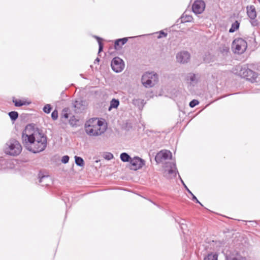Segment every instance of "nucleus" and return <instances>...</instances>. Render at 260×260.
<instances>
[{
	"mask_svg": "<svg viewBox=\"0 0 260 260\" xmlns=\"http://www.w3.org/2000/svg\"><path fill=\"white\" fill-rule=\"evenodd\" d=\"M22 139L24 147L34 153H39L47 147V137L32 124L26 126L22 134Z\"/></svg>",
	"mask_w": 260,
	"mask_h": 260,
	"instance_id": "obj_1",
	"label": "nucleus"
},
{
	"mask_svg": "<svg viewBox=\"0 0 260 260\" xmlns=\"http://www.w3.org/2000/svg\"><path fill=\"white\" fill-rule=\"evenodd\" d=\"M107 129L104 122L97 118L91 119L85 124V131L89 136L96 137L103 134Z\"/></svg>",
	"mask_w": 260,
	"mask_h": 260,
	"instance_id": "obj_2",
	"label": "nucleus"
},
{
	"mask_svg": "<svg viewBox=\"0 0 260 260\" xmlns=\"http://www.w3.org/2000/svg\"><path fill=\"white\" fill-rule=\"evenodd\" d=\"M141 82L145 87H152L158 82V76L153 71L147 72L143 75Z\"/></svg>",
	"mask_w": 260,
	"mask_h": 260,
	"instance_id": "obj_3",
	"label": "nucleus"
},
{
	"mask_svg": "<svg viewBox=\"0 0 260 260\" xmlns=\"http://www.w3.org/2000/svg\"><path fill=\"white\" fill-rule=\"evenodd\" d=\"M22 151V146L20 143L15 140H10L6 143L5 152L7 154L12 156L19 155Z\"/></svg>",
	"mask_w": 260,
	"mask_h": 260,
	"instance_id": "obj_4",
	"label": "nucleus"
},
{
	"mask_svg": "<svg viewBox=\"0 0 260 260\" xmlns=\"http://www.w3.org/2000/svg\"><path fill=\"white\" fill-rule=\"evenodd\" d=\"M239 75L242 78H245L247 80L254 83L256 81L258 74L252 70L244 68H241L239 70Z\"/></svg>",
	"mask_w": 260,
	"mask_h": 260,
	"instance_id": "obj_5",
	"label": "nucleus"
},
{
	"mask_svg": "<svg viewBox=\"0 0 260 260\" xmlns=\"http://www.w3.org/2000/svg\"><path fill=\"white\" fill-rule=\"evenodd\" d=\"M224 255L226 260H247L245 256L241 255L237 247L230 248L225 251Z\"/></svg>",
	"mask_w": 260,
	"mask_h": 260,
	"instance_id": "obj_6",
	"label": "nucleus"
},
{
	"mask_svg": "<svg viewBox=\"0 0 260 260\" xmlns=\"http://www.w3.org/2000/svg\"><path fill=\"white\" fill-rule=\"evenodd\" d=\"M247 47L246 41L242 38H237L234 40L233 42V48L235 50V52L241 54L243 53Z\"/></svg>",
	"mask_w": 260,
	"mask_h": 260,
	"instance_id": "obj_7",
	"label": "nucleus"
},
{
	"mask_svg": "<svg viewBox=\"0 0 260 260\" xmlns=\"http://www.w3.org/2000/svg\"><path fill=\"white\" fill-rule=\"evenodd\" d=\"M111 66L114 72L120 73L124 69L125 65L122 59L119 57H115L112 60Z\"/></svg>",
	"mask_w": 260,
	"mask_h": 260,
	"instance_id": "obj_8",
	"label": "nucleus"
},
{
	"mask_svg": "<svg viewBox=\"0 0 260 260\" xmlns=\"http://www.w3.org/2000/svg\"><path fill=\"white\" fill-rule=\"evenodd\" d=\"M129 162L132 166L131 169L135 171L141 169L145 165V160L138 156L132 158Z\"/></svg>",
	"mask_w": 260,
	"mask_h": 260,
	"instance_id": "obj_9",
	"label": "nucleus"
},
{
	"mask_svg": "<svg viewBox=\"0 0 260 260\" xmlns=\"http://www.w3.org/2000/svg\"><path fill=\"white\" fill-rule=\"evenodd\" d=\"M205 8V3L203 0H197L192 5V10L195 14H201Z\"/></svg>",
	"mask_w": 260,
	"mask_h": 260,
	"instance_id": "obj_10",
	"label": "nucleus"
},
{
	"mask_svg": "<svg viewBox=\"0 0 260 260\" xmlns=\"http://www.w3.org/2000/svg\"><path fill=\"white\" fill-rule=\"evenodd\" d=\"M73 106L74 108V111L76 113H81L85 109L86 107V102L79 98L76 100L73 103Z\"/></svg>",
	"mask_w": 260,
	"mask_h": 260,
	"instance_id": "obj_11",
	"label": "nucleus"
},
{
	"mask_svg": "<svg viewBox=\"0 0 260 260\" xmlns=\"http://www.w3.org/2000/svg\"><path fill=\"white\" fill-rule=\"evenodd\" d=\"M172 153L167 150H161L156 155L155 159L157 162H160L162 160H166L172 158Z\"/></svg>",
	"mask_w": 260,
	"mask_h": 260,
	"instance_id": "obj_12",
	"label": "nucleus"
},
{
	"mask_svg": "<svg viewBox=\"0 0 260 260\" xmlns=\"http://www.w3.org/2000/svg\"><path fill=\"white\" fill-rule=\"evenodd\" d=\"M176 58L178 62L185 63L190 59V54L187 51H181L177 53Z\"/></svg>",
	"mask_w": 260,
	"mask_h": 260,
	"instance_id": "obj_13",
	"label": "nucleus"
},
{
	"mask_svg": "<svg viewBox=\"0 0 260 260\" xmlns=\"http://www.w3.org/2000/svg\"><path fill=\"white\" fill-rule=\"evenodd\" d=\"M39 182L43 186H47L52 183L51 177L48 175H42L39 174Z\"/></svg>",
	"mask_w": 260,
	"mask_h": 260,
	"instance_id": "obj_14",
	"label": "nucleus"
},
{
	"mask_svg": "<svg viewBox=\"0 0 260 260\" xmlns=\"http://www.w3.org/2000/svg\"><path fill=\"white\" fill-rule=\"evenodd\" d=\"M247 13L251 20H254L256 17V12L255 7L253 5L247 7Z\"/></svg>",
	"mask_w": 260,
	"mask_h": 260,
	"instance_id": "obj_15",
	"label": "nucleus"
},
{
	"mask_svg": "<svg viewBox=\"0 0 260 260\" xmlns=\"http://www.w3.org/2000/svg\"><path fill=\"white\" fill-rule=\"evenodd\" d=\"M127 40L128 38H123L116 40L114 43V48L116 50L120 49L127 42Z\"/></svg>",
	"mask_w": 260,
	"mask_h": 260,
	"instance_id": "obj_16",
	"label": "nucleus"
},
{
	"mask_svg": "<svg viewBox=\"0 0 260 260\" xmlns=\"http://www.w3.org/2000/svg\"><path fill=\"white\" fill-rule=\"evenodd\" d=\"M186 80L190 84L193 85L198 82L199 78H197V75L193 73H189L187 75Z\"/></svg>",
	"mask_w": 260,
	"mask_h": 260,
	"instance_id": "obj_17",
	"label": "nucleus"
},
{
	"mask_svg": "<svg viewBox=\"0 0 260 260\" xmlns=\"http://www.w3.org/2000/svg\"><path fill=\"white\" fill-rule=\"evenodd\" d=\"M12 102L14 104L15 106L16 107H21L24 105L28 106L31 103L30 101L28 102L26 101L17 100L15 98H13Z\"/></svg>",
	"mask_w": 260,
	"mask_h": 260,
	"instance_id": "obj_18",
	"label": "nucleus"
},
{
	"mask_svg": "<svg viewBox=\"0 0 260 260\" xmlns=\"http://www.w3.org/2000/svg\"><path fill=\"white\" fill-rule=\"evenodd\" d=\"M70 109L69 108H64L62 109L60 115L61 120L63 121V119H67L69 117Z\"/></svg>",
	"mask_w": 260,
	"mask_h": 260,
	"instance_id": "obj_19",
	"label": "nucleus"
},
{
	"mask_svg": "<svg viewBox=\"0 0 260 260\" xmlns=\"http://www.w3.org/2000/svg\"><path fill=\"white\" fill-rule=\"evenodd\" d=\"M120 158L122 161L126 162H130L132 158L129 155H128L126 152H123L120 154Z\"/></svg>",
	"mask_w": 260,
	"mask_h": 260,
	"instance_id": "obj_20",
	"label": "nucleus"
},
{
	"mask_svg": "<svg viewBox=\"0 0 260 260\" xmlns=\"http://www.w3.org/2000/svg\"><path fill=\"white\" fill-rule=\"evenodd\" d=\"M219 50L223 55H225L229 52L230 48L228 45H222L219 47Z\"/></svg>",
	"mask_w": 260,
	"mask_h": 260,
	"instance_id": "obj_21",
	"label": "nucleus"
},
{
	"mask_svg": "<svg viewBox=\"0 0 260 260\" xmlns=\"http://www.w3.org/2000/svg\"><path fill=\"white\" fill-rule=\"evenodd\" d=\"M218 254L216 253L211 252L204 257V260H217Z\"/></svg>",
	"mask_w": 260,
	"mask_h": 260,
	"instance_id": "obj_22",
	"label": "nucleus"
},
{
	"mask_svg": "<svg viewBox=\"0 0 260 260\" xmlns=\"http://www.w3.org/2000/svg\"><path fill=\"white\" fill-rule=\"evenodd\" d=\"M119 105V101L117 99H113L110 102V105L109 110H111L112 108H117Z\"/></svg>",
	"mask_w": 260,
	"mask_h": 260,
	"instance_id": "obj_23",
	"label": "nucleus"
},
{
	"mask_svg": "<svg viewBox=\"0 0 260 260\" xmlns=\"http://www.w3.org/2000/svg\"><path fill=\"white\" fill-rule=\"evenodd\" d=\"M75 164L78 166L83 167L84 165V161L83 159L80 156H75Z\"/></svg>",
	"mask_w": 260,
	"mask_h": 260,
	"instance_id": "obj_24",
	"label": "nucleus"
},
{
	"mask_svg": "<svg viewBox=\"0 0 260 260\" xmlns=\"http://www.w3.org/2000/svg\"><path fill=\"white\" fill-rule=\"evenodd\" d=\"M170 169L168 171V173L170 174H175V175H176V171L177 170L176 164L175 162H170L169 164Z\"/></svg>",
	"mask_w": 260,
	"mask_h": 260,
	"instance_id": "obj_25",
	"label": "nucleus"
},
{
	"mask_svg": "<svg viewBox=\"0 0 260 260\" xmlns=\"http://www.w3.org/2000/svg\"><path fill=\"white\" fill-rule=\"evenodd\" d=\"M240 26V23L238 21H236L232 24L231 27L229 29V32L232 33L237 30Z\"/></svg>",
	"mask_w": 260,
	"mask_h": 260,
	"instance_id": "obj_26",
	"label": "nucleus"
},
{
	"mask_svg": "<svg viewBox=\"0 0 260 260\" xmlns=\"http://www.w3.org/2000/svg\"><path fill=\"white\" fill-rule=\"evenodd\" d=\"M180 19H181V23L189 22H191L192 21V16H191L190 15H183L181 17Z\"/></svg>",
	"mask_w": 260,
	"mask_h": 260,
	"instance_id": "obj_27",
	"label": "nucleus"
},
{
	"mask_svg": "<svg viewBox=\"0 0 260 260\" xmlns=\"http://www.w3.org/2000/svg\"><path fill=\"white\" fill-rule=\"evenodd\" d=\"M8 115L11 119V120L14 121H15L18 117V113L16 111H11L9 112Z\"/></svg>",
	"mask_w": 260,
	"mask_h": 260,
	"instance_id": "obj_28",
	"label": "nucleus"
},
{
	"mask_svg": "<svg viewBox=\"0 0 260 260\" xmlns=\"http://www.w3.org/2000/svg\"><path fill=\"white\" fill-rule=\"evenodd\" d=\"M94 38H96V39L98 41V44H99V48L98 53H100L101 52H102L103 51V44L102 42V39L98 36H94Z\"/></svg>",
	"mask_w": 260,
	"mask_h": 260,
	"instance_id": "obj_29",
	"label": "nucleus"
},
{
	"mask_svg": "<svg viewBox=\"0 0 260 260\" xmlns=\"http://www.w3.org/2000/svg\"><path fill=\"white\" fill-rule=\"evenodd\" d=\"M52 110V107L50 104H46L43 107V110L45 113H49Z\"/></svg>",
	"mask_w": 260,
	"mask_h": 260,
	"instance_id": "obj_30",
	"label": "nucleus"
},
{
	"mask_svg": "<svg viewBox=\"0 0 260 260\" xmlns=\"http://www.w3.org/2000/svg\"><path fill=\"white\" fill-rule=\"evenodd\" d=\"M188 192L192 196V200L195 201L197 203L199 204L201 206H203L202 203L198 200L197 197L191 192V191L188 189Z\"/></svg>",
	"mask_w": 260,
	"mask_h": 260,
	"instance_id": "obj_31",
	"label": "nucleus"
},
{
	"mask_svg": "<svg viewBox=\"0 0 260 260\" xmlns=\"http://www.w3.org/2000/svg\"><path fill=\"white\" fill-rule=\"evenodd\" d=\"M104 157L105 159L109 160H111L112 158H113L114 156H113V154H112L111 153H110V152H106L104 154Z\"/></svg>",
	"mask_w": 260,
	"mask_h": 260,
	"instance_id": "obj_32",
	"label": "nucleus"
},
{
	"mask_svg": "<svg viewBox=\"0 0 260 260\" xmlns=\"http://www.w3.org/2000/svg\"><path fill=\"white\" fill-rule=\"evenodd\" d=\"M51 118L53 120H56L58 118V111L55 109L51 113Z\"/></svg>",
	"mask_w": 260,
	"mask_h": 260,
	"instance_id": "obj_33",
	"label": "nucleus"
},
{
	"mask_svg": "<svg viewBox=\"0 0 260 260\" xmlns=\"http://www.w3.org/2000/svg\"><path fill=\"white\" fill-rule=\"evenodd\" d=\"M199 104V102L197 100H192L189 103V106L191 108H193L195 107L196 106L198 105Z\"/></svg>",
	"mask_w": 260,
	"mask_h": 260,
	"instance_id": "obj_34",
	"label": "nucleus"
},
{
	"mask_svg": "<svg viewBox=\"0 0 260 260\" xmlns=\"http://www.w3.org/2000/svg\"><path fill=\"white\" fill-rule=\"evenodd\" d=\"M70 157L68 155H64L61 158V162L63 164H67L69 161Z\"/></svg>",
	"mask_w": 260,
	"mask_h": 260,
	"instance_id": "obj_35",
	"label": "nucleus"
},
{
	"mask_svg": "<svg viewBox=\"0 0 260 260\" xmlns=\"http://www.w3.org/2000/svg\"><path fill=\"white\" fill-rule=\"evenodd\" d=\"M159 36H158L157 37V38L158 39H160L162 37H166L167 36V33L166 32H165L163 30H160L159 32Z\"/></svg>",
	"mask_w": 260,
	"mask_h": 260,
	"instance_id": "obj_36",
	"label": "nucleus"
},
{
	"mask_svg": "<svg viewBox=\"0 0 260 260\" xmlns=\"http://www.w3.org/2000/svg\"><path fill=\"white\" fill-rule=\"evenodd\" d=\"M178 223L180 224V228L182 230V232H184L183 230H184L185 227H186V224H184L183 222H181V221L178 222Z\"/></svg>",
	"mask_w": 260,
	"mask_h": 260,
	"instance_id": "obj_37",
	"label": "nucleus"
},
{
	"mask_svg": "<svg viewBox=\"0 0 260 260\" xmlns=\"http://www.w3.org/2000/svg\"><path fill=\"white\" fill-rule=\"evenodd\" d=\"M74 116H73L71 117L70 119L69 120V123L72 125H74L76 124V122L74 121Z\"/></svg>",
	"mask_w": 260,
	"mask_h": 260,
	"instance_id": "obj_38",
	"label": "nucleus"
},
{
	"mask_svg": "<svg viewBox=\"0 0 260 260\" xmlns=\"http://www.w3.org/2000/svg\"><path fill=\"white\" fill-rule=\"evenodd\" d=\"M251 24L253 26H256L258 24L257 21L255 20V18L254 20H251Z\"/></svg>",
	"mask_w": 260,
	"mask_h": 260,
	"instance_id": "obj_39",
	"label": "nucleus"
},
{
	"mask_svg": "<svg viewBox=\"0 0 260 260\" xmlns=\"http://www.w3.org/2000/svg\"><path fill=\"white\" fill-rule=\"evenodd\" d=\"M181 182H182V184L183 185L184 188L188 192V189H189L188 188V187L186 186V185L185 184V183H184V182L183 181V180L181 179Z\"/></svg>",
	"mask_w": 260,
	"mask_h": 260,
	"instance_id": "obj_40",
	"label": "nucleus"
},
{
	"mask_svg": "<svg viewBox=\"0 0 260 260\" xmlns=\"http://www.w3.org/2000/svg\"><path fill=\"white\" fill-rule=\"evenodd\" d=\"M100 58H99V57H97V58L95 59V60H94V63H98V62L100 61Z\"/></svg>",
	"mask_w": 260,
	"mask_h": 260,
	"instance_id": "obj_41",
	"label": "nucleus"
},
{
	"mask_svg": "<svg viewBox=\"0 0 260 260\" xmlns=\"http://www.w3.org/2000/svg\"><path fill=\"white\" fill-rule=\"evenodd\" d=\"M257 1H258L259 2V3H260V0H257Z\"/></svg>",
	"mask_w": 260,
	"mask_h": 260,
	"instance_id": "obj_42",
	"label": "nucleus"
}]
</instances>
